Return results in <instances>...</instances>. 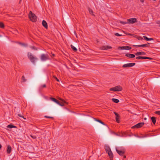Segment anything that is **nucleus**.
Masks as SVG:
<instances>
[{"instance_id": "nucleus-45", "label": "nucleus", "mask_w": 160, "mask_h": 160, "mask_svg": "<svg viewBox=\"0 0 160 160\" xmlns=\"http://www.w3.org/2000/svg\"><path fill=\"white\" fill-rule=\"evenodd\" d=\"M123 158H126V156L125 155H123Z\"/></svg>"}, {"instance_id": "nucleus-48", "label": "nucleus", "mask_w": 160, "mask_h": 160, "mask_svg": "<svg viewBox=\"0 0 160 160\" xmlns=\"http://www.w3.org/2000/svg\"><path fill=\"white\" fill-rule=\"evenodd\" d=\"M52 55L53 56H55V55L54 54H52Z\"/></svg>"}, {"instance_id": "nucleus-50", "label": "nucleus", "mask_w": 160, "mask_h": 160, "mask_svg": "<svg viewBox=\"0 0 160 160\" xmlns=\"http://www.w3.org/2000/svg\"><path fill=\"white\" fill-rule=\"evenodd\" d=\"M142 0L141 1V2H143V0H142Z\"/></svg>"}, {"instance_id": "nucleus-2", "label": "nucleus", "mask_w": 160, "mask_h": 160, "mask_svg": "<svg viewBox=\"0 0 160 160\" xmlns=\"http://www.w3.org/2000/svg\"><path fill=\"white\" fill-rule=\"evenodd\" d=\"M28 16L32 22H35L37 21L36 16L34 13H32L31 11H30Z\"/></svg>"}, {"instance_id": "nucleus-21", "label": "nucleus", "mask_w": 160, "mask_h": 160, "mask_svg": "<svg viewBox=\"0 0 160 160\" xmlns=\"http://www.w3.org/2000/svg\"><path fill=\"white\" fill-rule=\"evenodd\" d=\"M7 127L8 128H16V127L15 126H14L12 124H9L8 125Z\"/></svg>"}, {"instance_id": "nucleus-22", "label": "nucleus", "mask_w": 160, "mask_h": 160, "mask_svg": "<svg viewBox=\"0 0 160 160\" xmlns=\"http://www.w3.org/2000/svg\"><path fill=\"white\" fill-rule=\"evenodd\" d=\"M71 48L74 52H76V51H77V49L75 47H74L73 45H71Z\"/></svg>"}, {"instance_id": "nucleus-6", "label": "nucleus", "mask_w": 160, "mask_h": 160, "mask_svg": "<svg viewBox=\"0 0 160 160\" xmlns=\"http://www.w3.org/2000/svg\"><path fill=\"white\" fill-rule=\"evenodd\" d=\"M144 122H139L132 127V128H141L144 125Z\"/></svg>"}, {"instance_id": "nucleus-47", "label": "nucleus", "mask_w": 160, "mask_h": 160, "mask_svg": "<svg viewBox=\"0 0 160 160\" xmlns=\"http://www.w3.org/2000/svg\"><path fill=\"white\" fill-rule=\"evenodd\" d=\"M144 119L145 120H146V118H144Z\"/></svg>"}, {"instance_id": "nucleus-43", "label": "nucleus", "mask_w": 160, "mask_h": 160, "mask_svg": "<svg viewBox=\"0 0 160 160\" xmlns=\"http://www.w3.org/2000/svg\"><path fill=\"white\" fill-rule=\"evenodd\" d=\"M54 77L56 79V80L58 82H59V79H58L56 77H55V76H54Z\"/></svg>"}, {"instance_id": "nucleus-28", "label": "nucleus", "mask_w": 160, "mask_h": 160, "mask_svg": "<svg viewBox=\"0 0 160 160\" xmlns=\"http://www.w3.org/2000/svg\"><path fill=\"white\" fill-rule=\"evenodd\" d=\"M119 22L120 23H121L122 24H123V25L128 23L127 22H123V21H119Z\"/></svg>"}, {"instance_id": "nucleus-34", "label": "nucleus", "mask_w": 160, "mask_h": 160, "mask_svg": "<svg viewBox=\"0 0 160 160\" xmlns=\"http://www.w3.org/2000/svg\"><path fill=\"white\" fill-rule=\"evenodd\" d=\"M115 35L117 36H122V35L118 33H115Z\"/></svg>"}, {"instance_id": "nucleus-19", "label": "nucleus", "mask_w": 160, "mask_h": 160, "mask_svg": "<svg viewBox=\"0 0 160 160\" xmlns=\"http://www.w3.org/2000/svg\"><path fill=\"white\" fill-rule=\"evenodd\" d=\"M105 150L108 153L111 151V149L109 146H107L106 147Z\"/></svg>"}, {"instance_id": "nucleus-46", "label": "nucleus", "mask_w": 160, "mask_h": 160, "mask_svg": "<svg viewBox=\"0 0 160 160\" xmlns=\"http://www.w3.org/2000/svg\"><path fill=\"white\" fill-rule=\"evenodd\" d=\"M1 148H2V145L1 144H0V150L1 149Z\"/></svg>"}, {"instance_id": "nucleus-27", "label": "nucleus", "mask_w": 160, "mask_h": 160, "mask_svg": "<svg viewBox=\"0 0 160 160\" xmlns=\"http://www.w3.org/2000/svg\"><path fill=\"white\" fill-rule=\"evenodd\" d=\"M88 10L90 14H91L92 15L94 16V15L93 14V11L92 9L90 8H89Z\"/></svg>"}, {"instance_id": "nucleus-1", "label": "nucleus", "mask_w": 160, "mask_h": 160, "mask_svg": "<svg viewBox=\"0 0 160 160\" xmlns=\"http://www.w3.org/2000/svg\"><path fill=\"white\" fill-rule=\"evenodd\" d=\"M28 56L31 62L34 64H35V61L37 60L38 59L37 58L34 57L32 54L30 52H29L28 53Z\"/></svg>"}, {"instance_id": "nucleus-44", "label": "nucleus", "mask_w": 160, "mask_h": 160, "mask_svg": "<svg viewBox=\"0 0 160 160\" xmlns=\"http://www.w3.org/2000/svg\"><path fill=\"white\" fill-rule=\"evenodd\" d=\"M46 87V85L45 84H43L42 85V88H45Z\"/></svg>"}, {"instance_id": "nucleus-8", "label": "nucleus", "mask_w": 160, "mask_h": 160, "mask_svg": "<svg viewBox=\"0 0 160 160\" xmlns=\"http://www.w3.org/2000/svg\"><path fill=\"white\" fill-rule=\"evenodd\" d=\"M128 23H133L137 22V20L136 18H131L127 19Z\"/></svg>"}, {"instance_id": "nucleus-17", "label": "nucleus", "mask_w": 160, "mask_h": 160, "mask_svg": "<svg viewBox=\"0 0 160 160\" xmlns=\"http://www.w3.org/2000/svg\"><path fill=\"white\" fill-rule=\"evenodd\" d=\"M143 38L146 41H149V40H153L154 39L152 38H148L147 36H143Z\"/></svg>"}, {"instance_id": "nucleus-52", "label": "nucleus", "mask_w": 160, "mask_h": 160, "mask_svg": "<svg viewBox=\"0 0 160 160\" xmlns=\"http://www.w3.org/2000/svg\"><path fill=\"white\" fill-rule=\"evenodd\" d=\"M1 36V35H0V37Z\"/></svg>"}, {"instance_id": "nucleus-25", "label": "nucleus", "mask_w": 160, "mask_h": 160, "mask_svg": "<svg viewBox=\"0 0 160 160\" xmlns=\"http://www.w3.org/2000/svg\"><path fill=\"white\" fill-rule=\"evenodd\" d=\"M4 25L3 23L2 22H0V28H4Z\"/></svg>"}, {"instance_id": "nucleus-4", "label": "nucleus", "mask_w": 160, "mask_h": 160, "mask_svg": "<svg viewBox=\"0 0 160 160\" xmlns=\"http://www.w3.org/2000/svg\"><path fill=\"white\" fill-rule=\"evenodd\" d=\"M40 58L42 61H45L49 59V57L47 54H42Z\"/></svg>"}, {"instance_id": "nucleus-20", "label": "nucleus", "mask_w": 160, "mask_h": 160, "mask_svg": "<svg viewBox=\"0 0 160 160\" xmlns=\"http://www.w3.org/2000/svg\"><path fill=\"white\" fill-rule=\"evenodd\" d=\"M55 102L61 106H64V104L63 103H62L61 104L57 100H56Z\"/></svg>"}, {"instance_id": "nucleus-12", "label": "nucleus", "mask_w": 160, "mask_h": 160, "mask_svg": "<svg viewBox=\"0 0 160 160\" xmlns=\"http://www.w3.org/2000/svg\"><path fill=\"white\" fill-rule=\"evenodd\" d=\"M42 24L43 26L46 29H47L48 28V24L46 22L43 20L42 22Z\"/></svg>"}, {"instance_id": "nucleus-29", "label": "nucleus", "mask_w": 160, "mask_h": 160, "mask_svg": "<svg viewBox=\"0 0 160 160\" xmlns=\"http://www.w3.org/2000/svg\"><path fill=\"white\" fill-rule=\"evenodd\" d=\"M22 79L23 82H25L27 81V80L25 79L24 76H22Z\"/></svg>"}, {"instance_id": "nucleus-15", "label": "nucleus", "mask_w": 160, "mask_h": 160, "mask_svg": "<svg viewBox=\"0 0 160 160\" xmlns=\"http://www.w3.org/2000/svg\"><path fill=\"white\" fill-rule=\"evenodd\" d=\"M108 153V155L109 156V158H110V160H112V159L113 156V153L111 151Z\"/></svg>"}, {"instance_id": "nucleus-42", "label": "nucleus", "mask_w": 160, "mask_h": 160, "mask_svg": "<svg viewBox=\"0 0 160 160\" xmlns=\"http://www.w3.org/2000/svg\"><path fill=\"white\" fill-rule=\"evenodd\" d=\"M156 23L158 24H159V26L160 27V21H156Z\"/></svg>"}, {"instance_id": "nucleus-32", "label": "nucleus", "mask_w": 160, "mask_h": 160, "mask_svg": "<svg viewBox=\"0 0 160 160\" xmlns=\"http://www.w3.org/2000/svg\"><path fill=\"white\" fill-rule=\"evenodd\" d=\"M125 46H123L122 47H118V49H125Z\"/></svg>"}, {"instance_id": "nucleus-35", "label": "nucleus", "mask_w": 160, "mask_h": 160, "mask_svg": "<svg viewBox=\"0 0 160 160\" xmlns=\"http://www.w3.org/2000/svg\"><path fill=\"white\" fill-rule=\"evenodd\" d=\"M18 116H19V117H21V118H23V119H25L26 118H25L23 116H22L21 114H18Z\"/></svg>"}, {"instance_id": "nucleus-26", "label": "nucleus", "mask_w": 160, "mask_h": 160, "mask_svg": "<svg viewBox=\"0 0 160 160\" xmlns=\"http://www.w3.org/2000/svg\"><path fill=\"white\" fill-rule=\"evenodd\" d=\"M100 49L102 50H106V46H102L100 48Z\"/></svg>"}, {"instance_id": "nucleus-11", "label": "nucleus", "mask_w": 160, "mask_h": 160, "mask_svg": "<svg viewBox=\"0 0 160 160\" xmlns=\"http://www.w3.org/2000/svg\"><path fill=\"white\" fill-rule=\"evenodd\" d=\"M12 151V147L10 145L7 146V153L8 154H10Z\"/></svg>"}, {"instance_id": "nucleus-37", "label": "nucleus", "mask_w": 160, "mask_h": 160, "mask_svg": "<svg viewBox=\"0 0 160 160\" xmlns=\"http://www.w3.org/2000/svg\"><path fill=\"white\" fill-rule=\"evenodd\" d=\"M138 40H142L143 39V38H142L140 36H139L138 37Z\"/></svg>"}, {"instance_id": "nucleus-14", "label": "nucleus", "mask_w": 160, "mask_h": 160, "mask_svg": "<svg viewBox=\"0 0 160 160\" xmlns=\"http://www.w3.org/2000/svg\"><path fill=\"white\" fill-rule=\"evenodd\" d=\"M146 53L144 52H138L135 53V55L136 56H138L140 55H145Z\"/></svg>"}, {"instance_id": "nucleus-49", "label": "nucleus", "mask_w": 160, "mask_h": 160, "mask_svg": "<svg viewBox=\"0 0 160 160\" xmlns=\"http://www.w3.org/2000/svg\"><path fill=\"white\" fill-rule=\"evenodd\" d=\"M128 35H131V34H128Z\"/></svg>"}, {"instance_id": "nucleus-7", "label": "nucleus", "mask_w": 160, "mask_h": 160, "mask_svg": "<svg viewBox=\"0 0 160 160\" xmlns=\"http://www.w3.org/2000/svg\"><path fill=\"white\" fill-rule=\"evenodd\" d=\"M135 64H136L135 63H127L123 65L122 66V67L123 68H130L134 66L135 65Z\"/></svg>"}, {"instance_id": "nucleus-3", "label": "nucleus", "mask_w": 160, "mask_h": 160, "mask_svg": "<svg viewBox=\"0 0 160 160\" xmlns=\"http://www.w3.org/2000/svg\"><path fill=\"white\" fill-rule=\"evenodd\" d=\"M122 90V87L120 85L115 86V87L111 88L110 89V90L113 91H120Z\"/></svg>"}, {"instance_id": "nucleus-23", "label": "nucleus", "mask_w": 160, "mask_h": 160, "mask_svg": "<svg viewBox=\"0 0 160 160\" xmlns=\"http://www.w3.org/2000/svg\"><path fill=\"white\" fill-rule=\"evenodd\" d=\"M145 57L138 56L136 57V59L139 60L141 59H145Z\"/></svg>"}, {"instance_id": "nucleus-10", "label": "nucleus", "mask_w": 160, "mask_h": 160, "mask_svg": "<svg viewBox=\"0 0 160 160\" xmlns=\"http://www.w3.org/2000/svg\"><path fill=\"white\" fill-rule=\"evenodd\" d=\"M114 113L116 116V122L118 123H119L120 122L119 121V118H120V116L119 114H118V113H117L116 112H114Z\"/></svg>"}, {"instance_id": "nucleus-16", "label": "nucleus", "mask_w": 160, "mask_h": 160, "mask_svg": "<svg viewBox=\"0 0 160 160\" xmlns=\"http://www.w3.org/2000/svg\"><path fill=\"white\" fill-rule=\"evenodd\" d=\"M151 120L154 124H155L156 122V118L154 117H152L151 118Z\"/></svg>"}, {"instance_id": "nucleus-24", "label": "nucleus", "mask_w": 160, "mask_h": 160, "mask_svg": "<svg viewBox=\"0 0 160 160\" xmlns=\"http://www.w3.org/2000/svg\"><path fill=\"white\" fill-rule=\"evenodd\" d=\"M95 121L100 122V123L102 124L103 125H105V124H104V123L102 122V121L101 120H99V119H96L95 118H94Z\"/></svg>"}, {"instance_id": "nucleus-18", "label": "nucleus", "mask_w": 160, "mask_h": 160, "mask_svg": "<svg viewBox=\"0 0 160 160\" xmlns=\"http://www.w3.org/2000/svg\"><path fill=\"white\" fill-rule=\"evenodd\" d=\"M112 100L113 102L116 103H118L119 102L118 99L116 98H113L112 99Z\"/></svg>"}, {"instance_id": "nucleus-9", "label": "nucleus", "mask_w": 160, "mask_h": 160, "mask_svg": "<svg viewBox=\"0 0 160 160\" xmlns=\"http://www.w3.org/2000/svg\"><path fill=\"white\" fill-rule=\"evenodd\" d=\"M150 43L148 42L146 44L140 45H133V47H148L149 46Z\"/></svg>"}, {"instance_id": "nucleus-41", "label": "nucleus", "mask_w": 160, "mask_h": 160, "mask_svg": "<svg viewBox=\"0 0 160 160\" xmlns=\"http://www.w3.org/2000/svg\"><path fill=\"white\" fill-rule=\"evenodd\" d=\"M44 117L45 118H53L52 117H49V116H44Z\"/></svg>"}, {"instance_id": "nucleus-5", "label": "nucleus", "mask_w": 160, "mask_h": 160, "mask_svg": "<svg viewBox=\"0 0 160 160\" xmlns=\"http://www.w3.org/2000/svg\"><path fill=\"white\" fill-rule=\"evenodd\" d=\"M116 150L117 153L121 156H123L125 152V150L124 149H122V150H118L117 148H116Z\"/></svg>"}, {"instance_id": "nucleus-36", "label": "nucleus", "mask_w": 160, "mask_h": 160, "mask_svg": "<svg viewBox=\"0 0 160 160\" xmlns=\"http://www.w3.org/2000/svg\"><path fill=\"white\" fill-rule=\"evenodd\" d=\"M30 136L33 139H35L36 138V137L35 136L32 135H30Z\"/></svg>"}, {"instance_id": "nucleus-13", "label": "nucleus", "mask_w": 160, "mask_h": 160, "mask_svg": "<svg viewBox=\"0 0 160 160\" xmlns=\"http://www.w3.org/2000/svg\"><path fill=\"white\" fill-rule=\"evenodd\" d=\"M135 55L132 54L127 53L125 55V56L130 58H134L135 57Z\"/></svg>"}, {"instance_id": "nucleus-40", "label": "nucleus", "mask_w": 160, "mask_h": 160, "mask_svg": "<svg viewBox=\"0 0 160 160\" xmlns=\"http://www.w3.org/2000/svg\"><path fill=\"white\" fill-rule=\"evenodd\" d=\"M145 59H149V60H152V58H150V57H145Z\"/></svg>"}, {"instance_id": "nucleus-51", "label": "nucleus", "mask_w": 160, "mask_h": 160, "mask_svg": "<svg viewBox=\"0 0 160 160\" xmlns=\"http://www.w3.org/2000/svg\"><path fill=\"white\" fill-rule=\"evenodd\" d=\"M22 44L23 45H24L25 44Z\"/></svg>"}, {"instance_id": "nucleus-39", "label": "nucleus", "mask_w": 160, "mask_h": 160, "mask_svg": "<svg viewBox=\"0 0 160 160\" xmlns=\"http://www.w3.org/2000/svg\"><path fill=\"white\" fill-rule=\"evenodd\" d=\"M60 100L62 101L63 103H67L65 101L64 99L61 98L60 99Z\"/></svg>"}, {"instance_id": "nucleus-30", "label": "nucleus", "mask_w": 160, "mask_h": 160, "mask_svg": "<svg viewBox=\"0 0 160 160\" xmlns=\"http://www.w3.org/2000/svg\"><path fill=\"white\" fill-rule=\"evenodd\" d=\"M125 50H130L131 49V48L130 47L128 46H125Z\"/></svg>"}, {"instance_id": "nucleus-38", "label": "nucleus", "mask_w": 160, "mask_h": 160, "mask_svg": "<svg viewBox=\"0 0 160 160\" xmlns=\"http://www.w3.org/2000/svg\"><path fill=\"white\" fill-rule=\"evenodd\" d=\"M155 114L160 115V111H156L155 112Z\"/></svg>"}, {"instance_id": "nucleus-33", "label": "nucleus", "mask_w": 160, "mask_h": 160, "mask_svg": "<svg viewBox=\"0 0 160 160\" xmlns=\"http://www.w3.org/2000/svg\"><path fill=\"white\" fill-rule=\"evenodd\" d=\"M106 50L112 48V47L109 46H106Z\"/></svg>"}, {"instance_id": "nucleus-31", "label": "nucleus", "mask_w": 160, "mask_h": 160, "mask_svg": "<svg viewBox=\"0 0 160 160\" xmlns=\"http://www.w3.org/2000/svg\"><path fill=\"white\" fill-rule=\"evenodd\" d=\"M50 98L51 100H52L53 101L55 102H56V100H57V99H55V98H53L51 97V98Z\"/></svg>"}]
</instances>
